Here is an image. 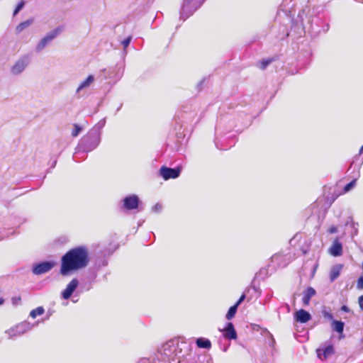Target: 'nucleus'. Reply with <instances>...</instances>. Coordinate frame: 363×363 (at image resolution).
Here are the masks:
<instances>
[{"label":"nucleus","instance_id":"1","mask_svg":"<svg viewBox=\"0 0 363 363\" xmlns=\"http://www.w3.org/2000/svg\"><path fill=\"white\" fill-rule=\"evenodd\" d=\"M191 350V345L183 338L172 339L162 345L157 359L162 363H182V359L189 354Z\"/></svg>","mask_w":363,"mask_h":363},{"label":"nucleus","instance_id":"2","mask_svg":"<svg viewBox=\"0 0 363 363\" xmlns=\"http://www.w3.org/2000/svg\"><path fill=\"white\" fill-rule=\"evenodd\" d=\"M89 262V252L86 247H74L62 257L60 273L63 276H67L72 272L85 268Z\"/></svg>","mask_w":363,"mask_h":363},{"label":"nucleus","instance_id":"3","mask_svg":"<svg viewBox=\"0 0 363 363\" xmlns=\"http://www.w3.org/2000/svg\"><path fill=\"white\" fill-rule=\"evenodd\" d=\"M101 142V135L96 132L89 131L81 140L77 147L73 158L76 162H78L79 155L80 154H85L92 151L99 145Z\"/></svg>","mask_w":363,"mask_h":363},{"label":"nucleus","instance_id":"4","mask_svg":"<svg viewBox=\"0 0 363 363\" xmlns=\"http://www.w3.org/2000/svg\"><path fill=\"white\" fill-rule=\"evenodd\" d=\"M206 0H184L180 9V18L186 20L203 4Z\"/></svg>","mask_w":363,"mask_h":363},{"label":"nucleus","instance_id":"5","mask_svg":"<svg viewBox=\"0 0 363 363\" xmlns=\"http://www.w3.org/2000/svg\"><path fill=\"white\" fill-rule=\"evenodd\" d=\"M62 28L57 27L47 33V35L43 37L36 45L35 51L37 52H40L47 45L50 44V43L62 32Z\"/></svg>","mask_w":363,"mask_h":363},{"label":"nucleus","instance_id":"6","mask_svg":"<svg viewBox=\"0 0 363 363\" xmlns=\"http://www.w3.org/2000/svg\"><path fill=\"white\" fill-rule=\"evenodd\" d=\"M55 266L53 260L43 261L33 265L32 272L35 275H41L49 272Z\"/></svg>","mask_w":363,"mask_h":363},{"label":"nucleus","instance_id":"7","mask_svg":"<svg viewBox=\"0 0 363 363\" xmlns=\"http://www.w3.org/2000/svg\"><path fill=\"white\" fill-rule=\"evenodd\" d=\"M30 57L28 55H23L20 57L16 63L12 66L11 72L13 75H18L21 74L27 66L30 64Z\"/></svg>","mask_w":363,"mask_h":363},{"label":"nucleus","instance_id":"8","mask_svg":"<svg viewBox=\"0 0 363 363\" xmlns=\"http://www.w3.org/2000/svg\"><path fill=\"white\" fill-rule=\"evenodd\" d=\"M182 172L180 167L175 168H170L165 166H162L160 169V175L164 179L168 180L170 179H176L179 177Z\"/></svg>","mask_w":363,"mask_h":363},{"label":"nucleus","instance_id":"9","mask_svg":"<svg viewBox=\"0 0 363 363\" xmlns=\"http://www.w3.org/2000/svg\"><path fill=\"white\" fill-rule=\"evenodd\" d=\"M140 199L136 194L126 196L123 199V207L127 211L137 209L139 206Z\"/></svg>","mask_w":363,"mask_h":363},{"label":"nucleus","instance_id":"10","mask_svg":"<svg viewBox=\"0 0 363 363\" xmlns=\"http://www.w3.org/2000/svg\"><path fill=\"white\" fill-rule=\"evenodd\" d=\"M310 12V9L308 6H305L298 12L297 16V19L296 20V26L298 27H301L302 30L305 28V21H307L308 23H310V18L308 17V13Z\"/></svg>","mask_w":363,"mask_h":363},{"label":"nucleus","instance_id":"11","mask_svg":"<svg viewBox=\"0 0 363 363\" xmlns=\"http://www.w3.org/2000/svg\"><path fill=\"white\" fill-rule=\"evenodd\" d=\"M79 285V281L77 279H73L67 285L66 289L62 292V297L67 300L69 299L74 291L77 289Z\"/></svg>","mask_w":363,"mask_h":363},{"label":"nucleus","instance_id":"12","mask_svg":"<svg viewBox=\"0 0 363 363\" xmlns=\"http://www.w3.org/2000/svg\"><path fill=\"white\" fill-rule=\"evenodd\" d=\"M287 257L288 255H283L281 254L274 255L272 257V262L277 264L279 267H284L291 261V256Z\"/></svg>","mask_w":363,"mask_h":363},{"label":"nucleus","instance_id":"13","mask_svg":"<svg viewBox=\"0 0 363 363\" xmlns=\"http://www.w3.org/2000/svg\"><path fill=\"white\" fill-rule=\"evenodd\" d=\"M329 252L334 257L340 256L342 254V245L338 240V239H335L331 247L329 249Z\"/></svg>","mask_w":363,"mask_h":363},{"label":"nucleus","instance_id":"14","mask_svg":"<svg viewBox=\"0 0 363 363\" xmlns=\"http://www.w3.org/2000/svg\"><path fill=\"white\" fill-rule=\"evenodd\" d=\"M294 317L297 322L301 323H307L311 319V314L303 309H300L299 311H296Z\"/></svg>","mask_w":363,"mask_h":363},{"label":"nucleus","instance_id":"15","mask_svg":"<svg viewBox=\"0 0 363 363\" xmlns=\"http://www.w3.org/2000/svg\"><path fill=\"white\" fill-rule=\"evenodd\" d=\"M316 294L315 290L311 287L308 286L303 292L302 297V302L303 306H306L309 305L311 298L314 296Z\"/></svg>","mask_w":363,"mask_h":363},{"label":"nucleus","instance_id":"16","mask_svg":"<svg viewBox=\"0 0 363 363\" xmlns=\"http://www.w3.org/2000/svg\"><path fill=\"white\" fill-rule=\"evenodd\" d=\"M224 332V336L225 338L229 340H235L237 338V333L232 323L229 322L226 324Z\"/></svg>","mask_w":363,"mask_h":363},{"label":"nucleus","instance_id":"17","mask_svg":"<svg viewBox=\"0 0 363 363\" xmlns=\"http://www.w3.org/2000/svg\"><path fill=\"white\" fill-rule=\"evenodd\" d=\"M37 324H31L28 321L22 322L15 326V330L18 331V334L23 335L27 331L30 330Z\"/></svg>","mask_w":363,"mask_h":363},{"label":"nucleus","instance_id":"18","mask_svg":"<svg viewBox=\"0 0 363 363\" xmlns=\"http://www.w3.org/2000/svg\"><path fill=\"white\" fill-rule=\"evenodd\" d=\"M94 77L92 74L89 75L85 80L82 82L78 88L76 90V94L79 96L83 89H85L90 86V85L94 82Z\"/></svg>","mask_w":363,"mask_h":363},{"label":"nucleus","instance_id":"19","mask_svg":"<svg viewBox=\"0 0 363 363\" xmlns=\"http://www.w3.org/2000/svg\"><path fill=\"white\" fill-rule=\"evenodd\" d=\"M343 265L337 264L332 267L330 272V280L333 282L340 274Z\"/></svg>","mask_w":363,"mask_h":363},{"label":"nucleus","instance_id":"20","mask_svg":"<svg viewBox=\"0 0 363 363\" xmlns=\"http://www.w3.org/2000/svg\"><path fill=\"white\" fill-rule=\"evenodd\" d=\"M107 264H108V260L106 257L97 259L94 263L95 272H94V274L92 275V278L95 279L96 277V272L98 270H99L100 268H101L103 267H106Z\"/></svg>","mask_w":363,"mask_h":363},{"label":"nucleus","instance_id":"21","mask_svg":"<svg viewBox=\"0 0 363 363\" xmlns=\"http://www.w3.org/2000/svg\"><path fill=\"white\" fill-rule=\"evenodd\" d=\"M196 346L199 348L210 349L211 347V342L208 339L204 337H199L196 340Z\"/></svg>","mask_w":363,"mask_h":363},{"label":"nucleus","instance_id":"22","mask_svg":"<svg viewBox=\"0 0 363 363\" xmlns=\"http://www.w3.org/2000/svg\"><path fill=\"white\" fill-rule=\"evenodd\" d=\"M333 329L340 333L342 334L344 330L345 323L341 320H333L332 323Z\"/></svg>","mask_w":363,"mask_h":363},{"label":"nucleus","instance_id":"23","mask_svg":"<svg viewBox=\"0 0 363 363\" xmlns=\"http://www.w3.org/2000/svg\"><path fill=\"white\" fill-rule=\"evenodd\" d=\"M33 23V18L28 19V20L21 23L19 25L17 26V27L16 28V33H21L25 28L30 26Z\"/></svg>","mask_w":363,"mask_h":363},{"label":"nucleus","instance_id":"24","mask_svg":"<svg viewBox=\"0 0 363 363\" xmlns=\"http://www.w3.org/2000/svg\"><path fill=\"white\" fill-rule=\"evenodd\" d=\"M106 124V118H104L100 120L89 131L96 132V133H99L101 135V131L102 128L105 126Z\"/></svg>","mask_w":363,"mask_h":363},{"label":"nucleus","instance_id":"25","mask_svg":"<svg viewBox=\"0 0 363 363\" xmlns=\"http://www.w3.org/2000/svg\"><path fill=\"white\" fill-rule=\"evenodd\" d=\"M45 312V309L43 306H38V308L32 310L30 313V316L33 318H35L38 315H43Z\"/></svg>","mask_w":363,"mask_h":363},{"label":"nucleus","instance_id":"26","mask_svg":"<svg viewBox=\"0 0 363 363\" xmlns=\"http://www.w3.org/2000/svg\"><path fill=\"white\" fill-rule=\"evenodd\" d=\"M237 306L233 305L228 309V311L225 315L226 319L231 320L235 315L237 310H238Z\"/></svg>","mask_w":363,"mask_h":363},{"label":"nucleus","instance_id":"27","mask_svg":"<svg viewBox=\"0 0 363 363\" xmlns=\"http://www.w3.org/2000/svg\"><path fill=\"white\" fill-rule=\"evenodd\" d=\"M6 333L9 335V337L11 339L22 335V334L18 333V331L15 330V327L6 330Z\"/></svg>","mask_w":363,"mask_h":363},{"label":"nucleus","instance_id":"28","mask_svg":"<svg viewBox=\"0 0 363 363\" xmlns=\"http://www.w3.org/2000/svg\"><path fill=\"white\" fill-rule=\"evenodd\" d=\"M272 62V59H264L259 62V68L262 69H265L267 66Z\"/></svg>","mask_w":363,"mask_h":363},{"label":"nucleus","instance_id":"29","mask_svg":"<svg viewBox=\"0 0 363 363\" xmlns=\"http://www.w3.org/2000/svg\"><path fill=\"white\" fill-rule=\"evenodd\" d=\"M333 353V347L332 345H329L325 348L323 352V355L325 359L329 357L330 354Z\"/></svg>","mask_w":363,"mask_h":363},{"label":"nucleus","instance_id":"30","mask_svg":"<svg viewBox=\"0 0 363 363\" xmlns=\"http://www.w3.org/2000/svg\"><path fill=\"white\" fill-rule=\"evenodd\" d=\"M356 182H357V179H354L353 180H352L350 183H348L347 184H346L344 187V192H348L350 191L352 189H353L355 185H356Z\"/></svg>","mask_w":363,"mask_h":363},{"label":"nucleus","instance_id":"31","mask_svg":"<svg viewBox=\"0 0 363 363\" xmlns=\"http://www.w3.org/2000/svg\"><path fill=\"white\" fill-rule=\"evenodd\" d=\"M81 131H82V127L77 124H74V129L72 132V135L73 137H77Z\"/></svg>","mask_w":363,"mask_h":363},{"label":"nucleus","instance_id":"32","mask_svg":"<svg viewBox=\"0 0 363 363\" xmlns=\"http://www.w3.org/2000/svg\"><path fill=\"white\" fill-rule=\"evenodd\" d=\"M23 6H24V1H20L17 4L15 10L13 11V16H16L22 9V8Z\"/></svg>","mask_w":363,"mask_h":363},{"label":"nucleus","instance_id":"33","mask_svg":"<svg viewBox=\"0 0 363 363\" xmlns=\"http://www.w3.org/2000/svg\"><path fill=\"white\" fill-rule=\"evenodd\" d=\"M162 209V206L160 203H156L154 206L152 208V211L154 213H160L161 212Z\"/></svg>","mask_w":363,"mask_h":363},{"label":"nucleus","instance_id":"34","mask_svg":"<svg viewBox=\"0 0 363 363\" xmlns=\"http://www.w3.org/2000/svg\"><path fill=\"white\" fill-rule=\"evenodd\" d=\"M131 39H132V37L131 36H128V38H126L125 39H124L122 41L121 43L123 45L124 48H126L130 45Z\"/></svg>","mask_w":363,"mask_h":363},{"label":"nucleus","instance_id":"35","mask_svg":"<svg viewBox=\"0 0 363 363\" xmlns=\"http://www.w3.org/2000/svg\"><path fill=\"white\" fill-rule=\"evenodd\" d=\"M357 288L358 289H363V276L360 277L357 283Z\"/></svg>","mask_w":363,"mask_h":363},{"label":"nucleus","instance_id":"36","mask_svg":"<svg viewBox=\"0 0 363 363\" xmlns=\"http://www.w3.org/2000/svg\"><path fill=\"white\" fill-rule=\"evenodd\" d=\"M245 294H243L241 295L240 298L238 300V301L234 305H235V306H237V307H238L241 304V303L245 300Z\"/></svg>","mask_w":363,"mask_h":363},{"label":"nucleus","instance_id":"37","mask_svg":"<svg viewBox=\"0 0 363 363\" xmlns=\"http://www.w3.org/2000/svg\"><path fill=\"white\" fill-rule=\"evenodd\" d=\"M323 315L325 318L329 319V320H333V315L332 313H329V312H327V311H324L323 312Z\"/></svg>","mask_w":363,"mask_h":363},{"label":"nucleus","instance_id":"38","mask_svg":"<svg viewBox=\"0 0 363 363\" xmlns=\"http://www.w3.org/2000/svg\"><path fill=\"white\" fill-rule=\"evenodd\" d=\"M337 232V228L335 225H333L331 226L329 229H328V233H330V234H333V233H335Z\"/></svg>","mask_w":363,"mask_h":363},{"label":"nucleus","instance_id":"39","mask_svg":"<svg viewBox=\"0 0 363 363\" xmlns=\"http://www.w3.org/2000/svg\"><path fill=\"white\" fill-rule=\"evenodd\" d=\"M359 307L362 310H363V296H360L359 297Z\"/></svg>","mask_w":363,"mask_h":363},{"label":"nucleus","instance_id":"40","mask_svg":"<svg viewBox=\"0 0 363 363\" xmlns=\"http://www.w3.org/2000/svg\"><path fill=\"white\" fill-rule=\"evenodd\" d=\"M341 311L348 313L350 311V308L347 306L344 305L341 307Z\"/></svg>","mask_w":363,"mask_h":363},{"label":"nucleus","instance_id":"41","mask_svg":"<svg viewBox=\"0 0 363 363\" xmlns=\"http://www.w3.org/2000/svg\"><path fill=\"white\" fill-rule=\"evenodd\" d=\"M8 236H9V235H0V240L7 238Z\"/></svg>","mask_w":363,"mask_h":363},{"label":"nucleus","instance_id":"42","mask_svg":"<svg viewBox=\"0 0 363 363\" xmlns=\"http://www.w3.org/2000/svg\"><path fill=\"white\" fill-rule=\"evenodd\" d=\"M362 154H363V145L360 147L359 151V155H362Z\"/></svg>","mask_w":363,"mask_h":363},{"label":"nucleus","instance_id":"43","mask_svg":"<svg viewBox=\"0 0 363 363\" xmlns=\"http://www.w3.org/2000/svg\"><path fill=\"white\" fill-rule=\"evenodd\" d=\"M317 352H318V356L320 358H321V354L320 353V350H317Z\"/></svg>","mask_w":363,"mask_h":363},{"label":"nucleus","instance_id":"44","mask_svg":"<svg viewBox=\"0 0 363 363\" xmlns=\"http://www.w3.org/2000/svg\"><path fill=\"white\" fill-rule=\"evenodd\" d=\"M56 162H56V160H55V161H54L53 164H52V167H55V165L56 164Z\"/></svg>","mask_w":363,"mask_h":363},{"label":"nucleus","instance_id":"45","mask_svg":"<svg viewBox=\"0 0 363 363\" xmlns=\"http://www.w3.org/2000/svg\"><path fill=\"white\" fill-rule=\"evenodd\" d=\"M4 301L2 299H0V305L2 304Z\"/></svg>","mask_w":363,"mask_h":363},{"label":"nucleus","instance_id":"46","mask_svg":"<svg viewBox=\"0 0 363 363\" xmlns=\"http://www.w3.org/2000/svg\"><path fill=\"white\" fill-rule=\"evenodd\" d=\"M91 289V285L89 286L87 288H86V290H89Z\"/></svg>","mask_w":363,"mask_h":363}]
</instances>
